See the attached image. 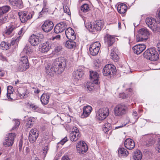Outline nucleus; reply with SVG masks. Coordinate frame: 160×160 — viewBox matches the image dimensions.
I'll list each match as a JSON object with an SVG mask.
<instances>
[{
  "label": "nucleus",
  "mask_w": 160,
  "mask_h": 160,
  "mask_svg": "<svg viewBox=\"0 0 160 160\" xmlns=\"http://www.w3.org/2000/svg\"><path fill=\"white\" fill-rule=\"evenodd\" d=\"M52 65L57 71V73L63 72L66 66V60L63 58H56L53 61Z\"/></svg>",
  "instance_id": "1"
},
{
  "label": "nucleus",
  "mask_w": 160,
  "mask_h": 160,
  "mask_svg": "<svg viewBox=\"0 0 160 160\" xmlns=\"http://www.w3.org/2000/svg\"><path fill=\"white\" fill-rule=\"evenodd\" d=\"M44 38V35L40 32L31 35L29 37L28 42L32 46H37L42 42Z\"/></svg>",
  "instance_id": "2"
},
{
  "label": "nucleus",
  "mask_w": 160,
  "mask_h": 160,
  "mask_svg": "<svg viewBox=\"0 0 160 160\" xmlns=\"http://www.w3.org/2000/svg\"><path fill=\"white\" fill-rule=\"evenodd\" d=\"M144 58L152 61L157 60L158 58V55L156 50L151 48L147 50L143 53Z\"/></svg>",
  "instance_id": "3"
},
{
  "label": "nucleus",
  "mask_w": 160,
  "mask_h": 160,
  "mask_svg": "<svg viewBox=\"0 0 160 160\" xmlns=\"http://www.w3.org/2000/svg\"><path fill=\"white\" fill-rule=\"evenodd\" d=\"M90 77L91 82H92V86L88 85H86L85 87L90 91L93 89L94 87L93 85L94 84H98L99 82V74L96 71H90Z\"/></svg>",
  "instance_id": "4"
},
{
  "label": "nucleus",
  "mask_w": 160,
  "mask_h": 160,
  "mask_svg": "<svg viewBox=\"0 0 160 160\" xmlns=\"http://www.w3.org/2000/svg\"><path fill=\"white\" fill-rule=\"evenodd\" d=\"M103 25V22L101 20H98L95 21L92 25L91 23H88V25L86 27L91 32H95L101 30Z\"/></svg>",
  "instance_id": "5"
},
{
  "label": "nucleus",
  "mask_w": 160,
  "mask_h": 160,
  "mask_svg": "<svg viewBox=\"0 0 160 160\" xmlns=\"http://www.w3.org/2000/svg\"><path fill=\"white\" fill-rule=\"evenodd\" d=\"M128 111V108L124 104H118L114 108V112L116 116H122L126 114Z\"/></svg>",
  "instance_id": "6"
},
{
  "label": "nucleus",
  "mask_w": 160,
  "mask_h": 160,
  "mask_svg": "<svg viewBox=\"0 0 160 160\" xmlns=\"http://www.w3.org/2000/svg\"><path fill=\"white\" fill-rule=\"evenodd\" d=\"M116 69L115 67L111 64L106 65L102 70L103 74L105 76L113 75L116 73Z\"/></svg>",
  "instance_id": "7"
},
{
  "label": "nucleus",
  "mask_w": 160,
  "mask_h": 160,
  "mask_svg": "<svg viewBox=\"0 0 160 160\" xmlns=\"http://www.w3.org/2000/svg\"><path fill=\"white\" fill-rule=\"evenodd\" d=\"M150 35V33L147 29L144 28L140 29L137 36V41H143L147 40Z\"/></svg>",
  "instance_id": "8"
},
{
  "label": "nucleus",
  "mask_w": 160,
  "mask_h": 160,
  "mask_svg": "<svg viewBox=\"0 0 160 160\" xmlns=\"http://www.w3.org/2000/svg\"><path fill=\"white\" fill-rule=\"evenodd\" d=\"M146 22L148 27L153 31H160V27L154 18L150 17L147 18Z\"/></svg>",
  "instance_id": "9"
},
{
  "label": "nucleus",
  "mask_w": 160,
  "mask_h": 160,
  "mask_svg": "<svg viewBox=\"0 0 160 160\" xmlns=\"http://www.w3.org/2000/svg\"><path fill=\"white\" fill-rule=\"evenodd\" d=\"M100 44L98 42H96L92 43L89 48L90 54L93 56L97 55L100 49Z\"/></svg>",
  "instance_id": "10"
},
{
  "label": "nucleus",
  "mask_w": 160,
  "mask_h": 160,
  "mask_svg": "<svg viewBox=\"0 0 160 160\" xmlns=\"http://www.w3.org/2000/svg\"><path fill=\"white\" fill-rule=\"evenodd\" d=\"M109 112V109L108 108L99 109L97 113V118L99 120L104 119L108 115Z\"/></svg>",
  "instance_id": "11"
},
{
  "label": "nucleus",
  "mask_w": 160,
  "mask_h": 160,
  "mask_svg": "<svg viewBox=\"0 0 160 160\" xmlns=\"http://www.w3.org/2000/svg\"><path fill=\"white\" fill-rule=\"evenodd\" d=\"M33 14V13H28L25 11L18 12L21 22L23 23L26 22L28 20L31 19L32 17Z\"/></svg>",
  "instance_id": "12"
},
{
  "label": "nucleus",
  "mask_w": 160,
  "mask_h": 160,
  "mask_svg": "<svg viewBox=\"0 0 160 160\" xmlns=\"http://www.w3.org/2000/svg\"><path fill=\"white\" fill-rule=\"evenodd\" d=\"M77 151L80 154L86 152L88 150V147L85 142L80 141L76 146Z\"/></svg>",
  "instance_id": "13"
},
{
  "label": "nucleus",
  "mask_w": 160,
  "mask_h": 160,
  "mask_svg": "<svg viewBox=\"0 0 160 160\" xmlns=\"http://www.w3.org/2000/svg\"><path fill=\"white\" fill-rule=\"evenodd\" d=\"M54 26L53 22L49 20L45 21L42 26V30L45 32H50Z\"/></svg>",
  "instance_id": "14"
},
{
  "label": "nucleus",
  "mask_w": 160,
  "mask_h": 160,
  "mask_svg": "<svg viewBox=\"0 0 160 160\" xmlns=\"http://www.w3.org/2000/svg\"><path fill=\"white\" fill-rule=\"evenodd\" d=\"M39 133L38 130L36 129H32L29 132L28 139L31 143H33L37 140L38 136Z\"/></svg>",
  "instance_id": "15"
},
{
  "label": "nucleus",
  "mask_w": 160,
  "mask_h": 160,
  "mask_svg": "<svg viewBox=\"0 0 160 160\" xmlns=\"http://www.w3.org/2000/svg\"><path fill=\"white\" fill-rule=\"evenodd\" d=\"M15 137V133H11L9 134L8 136L7 137L3 142V145L5 146H10L12 145Z\"/></svg>",
  "instance_id": "16"
},
{
  "label": "nucleus",
  "mask_w": 160,
  "mask_h": 160,
  "mask_svg": "<svg viewBox=\"0 0 160 160\" xmlns=\"http://www.w3.org/2000/svg\"><path fill=\"white\" fill-rule=\"evenodd\" d=\"M18 95L21 98H26L29 96V92L26 88L22 87L19 89Z\"/></svg>",
  "instance_id": "17"
},
{
  "label": "nucleus",
  "mask_w": 160,
  "mask_h": 160,
  "mask_svg": "<svg viewBox=\"0 0 160 160\" xmlns=\"http://www.w3.org/2000/svg\"><path fill=\"white\" fill-rule=\"evenodd\" d=\"M13 89L12 86H9L7 87V98L9 101L15 100L17 99V98L15 96V94L13 92Z\"/></svg>",
  "instance_id": "18"
},
{
  "label": "nucleus",
  "mask_w": 160,
  "mask_h": 160,
  "mask_svg": "<svg viewBox=\"0 0 160 160\" xmlns=\"http://www.w3.org/2000/svg\"><path fill=\"white\" fill-rule=\"evenodd\" d=\"M65 34L67 38L70 40H74L76 39L74 32L71 28H69L66 30Z\"/></svg>",
  "instance_id": "19"
},
{
  "label": "nucleus",
  "mask_w": 160,
  "mask_h": 160,
  "mask_svg": "<svg viewBox=\"0 0 160 160\" xmlns=\"http://www.w3.org/2000/svg\"><path fill=\"white\" fill-rule=\"evenodd\" d=\"M66 28V25L65 23L61 22L55 26L54 28V32L58 33L63 32Z\"/></svg>",
  "instance_id": "20"
},
{
  "label": "nucleus",
  "mask_w": 160,
  "mask_h": 160,
  "mask_svg": "<svg viewBox=\"0 0 160 160\" xmlns=\"http://www.w3.org/2000/svg\"><path fill=\"white\" fill-rule=\"evenodd\" d=\"M146 48V46L144 44L136 45L133 48L134 53L139 54L142 53Z\"/></svg>",
  "instance_id": "21"
},
{
  "label": "nucleus",
  "mask_w": 160,
  "mask_h": 160,
  "mask_svg": "<svg viewBox=\"0 0 160 160\" xmlns=\"http://www.w3.org/2000/svg\"><path fill=\"white\" fill-rule=\"evenodd\" d=\"M45 72L48 75L51 77L53 76L54 74L56 73H57V71L56 69L53 67L49 65H48L45 68Z\"/></svg>",
  "instance_id": "22"
},
{
  "label": "nucleus",
  "mask_w": 160,
  "mask_h": 160,
  "mask_svg": "<svg viewBox=\"0 0 160 160\" xmlns=\"http://www.w3.org/2000/svg\"><path fill=\"white\" fill-rule=\"evenodd\" d=\"M124 146L128 149L132 150L134 148L135 143L133 140L130 138H128L124 142Z\"/></svg>",
  "instance_id": "23"
},
{
  "label": "nucleus",
  "mask_w": 160,
  "mask_h": 160,
  "mask_svg": "<svg viewBox=\"0 0 160 160\" xmlns=\"http://www.w3.org/2000/svg\"><path fill=\"white\" fill-rule=\"evenodd\" d=\"M92 110V107L89 105L84 107L83 109V113L81 115L82 118H86L88 116Z\"/></svg>",
  "instance_id": "24"
},
{
  "label": "nucleus",
  "mask_w": 160,
  "mask_h": 160,
  "mask_svg": "<svg viewBox=\"0 0 160 160\" xmlns=\"http://www.w3.org/2000/svg\"><path fill=\"white\" fill-rule=\"evenodd\" d=\"M83 74V72L81 69H78L73 72L72 77L75 80L77 81L82 77Z\"/></svg>",
  "instance_id": "25"
},
{
  "label": "nucleus",
  "mask_w": 160,
  "mask_h": 160,
  "mask_svg": "<svg viewBox=\"0 0 160 160\" xmlns=\"http://www.w3.org/2000/svg\"><path fill=\"white\" fill-rule=\"evenodd\" d=\"M104 40L105 43L109 46H112L115 42L114 38L108 34L105 36Z\"/></svg>",
  "instance_id": "26"
},
{
  "label": "nucleus",
  "mask_w": 160,
  "mask_h": 160,
  "mask_svg": "<svg viewBox=\"0 0 160 160\" xmlns=\"http://www.w3.org/2000/svg\"><path fill=\"white\" fill-rule=\"evenodd\" d=\"M50 48V46H49V43L46 42L39 46V50L42 52H45L48 51Z\"/></svg>",
  "instance_id": "27"
},
{
  "label": "nucleus",
  "mask_w": 160,
  "mask_h": 160,
  "mask_svg": "<svg viewBox=\"0 0 160 160\" xmlns=\"http://www.w3.org/2000/svg\"><path fill=\"white\" fill-rule=\"evenodd\" d=\"M50 94L49 93H43L41 97V101L43 104L47 105L49 102Z\"/></svg>",
  "instance_id": "28"
},
{
  "label": "nucleus",
  "mask_w": 160,
  "mask_h": 160,
  "mask_svg": "<svg viewBox=\"0 0 160 160\" xmlns=\"http://www.w3.org/2000/svg\"><path fill=\"white\" fill-rule=\"evenodd\" d=\"M29 67V64H26L22 62H19L18 67V70L19 71H24L28 69Z\"/></svg>",
  "instance_id": "29"
},
{
  "label": "nucleus",
  "mask_w": 160,
  "mask_h": 160,
  "mask_svg": "<svg viewBox=\"0 0 160 160\" xmlns=\"http://www.w3.org/2000/svg\"><path fill=\"white\" fill-rule=\"evenodd\" d=\"M127 9V6L124 4L122 3L118 5V11L121 14L124 13Z\"/></svg>",
  "instance_id": "30"
},
{
  "label": "nucleus",
  "mask_w": 160,
  "mask_h": 160,
  "mask_svg": "<svg viewBox=\"0 0 160 160\" xmlns=\"http://www.w3.org/2000/svg\"><path fill=\"white\" fill-rule=\"evenodd\" d=\"M80 137L79 132H71L70 135V138L72 141L76 142L78 140Z\"/></svg>",
  "instance_id": "31"
},
{
  "label": "nucleus",
  "mask_w": 160,
  "mask_h": 160,
  "mask_svg": "<svg viewBox=\"0 0 160 160\" xmlns=\"http://www.w3.org/2000/svg\"><path fill=\"white\" fill-rule=\"evenodd\" d=\"M118 153L119 156L123 157L127 156L129 154V153L127 150L123 148H120L118 149Z\"/></svg>",
  "instance_id": "32"
},
{
  "label": "nucleus",
  "mask_w": 160,
  "mask_h": 160,
  "mask_svg": "<svg viewBox=\"0 0 160 160\" xmlns=\"http://www.w3.org/2000/svg\"><path fill=\"white\" fill-rule=\"evenodd\" d=\"M73 40H69L66 42L65 46L68 48H73L76 46V43Z\"/></svg>",
  "instance_id": "33"
},
{
  "label": "nucleus",
  "mask_w": 160,
  "mask_h": 160,
  "mask_svg": "<svg viewBox=\"0 0 160 160\" xmlns=\"http://www.w3.org/2000/svg\"><path fill=\"white\" fill-rule=\"evenodd\" d=\"M16 28L14 25L11 24L7 27V29L5 33L7 35H10L12 34L14 30Z\"/></svg>",
  "instance_id": "34"
},
{
  "label": "nucleus",
  "mask_w": 160,
  "mask_h": 160,
  "mask_svg": "<svg viewBox=\"0 0 160 160\" xmlns=\"http://www.w3.org/2000/svg\"><path fill=\"white\" fill-rule=\"evenodd\" d=\"M142 157L141 152L139 150H137L134 154L133 158L134 160H141Z\"/></svg>",
  "instance_id": "35"
},
{
  "label": "nucleus",
  "mask_w": 160,
  "mask_h": 160,
  "mask_svg": "<svg viewBox=\"0 0 160 160\" xmlns=\"http://www.w3.org/2000/svg\"><path fill=\"white\" fill-rule=\"evenodd\" d=\"M11 9V8L8 6H5L0 7V16L2 14L6 13Z\"/></svg>",
  "instance_id": "36"
},
{
  "label": "nucleus",
  "mask_w": 160,
  "mask_h": 160,
  "mask_svg": "<svg viewBox=\"0 0 160 160\" xmlns=\"http://www.w3.org/2000/svg\"><path fill=\"white\" fill-rule=\"evenodd\" d=\"M12 4L18 8H21L23 7V4L21 0H14L12 2Z\"/></svg>",
  "instance_id": "37"
},
{
  "label": "nucleus",
  "mask_w": 160,
  "mask_h": 160,
  "mask_svg": "<svg viewBox=\"0 0 160 160\" xmlns=\"http://www.w3.org/2000/svg\"><path fill=\"white\" fill-rule=\"evenodd\" d=\"M34 118H30L28 119L26 124L27 128H31L33 126L34 123Z\"/></svg>",
  "instance_id": "38"
},
{
  "label": "nucleus",
  "mask_w": 160,
  "mask_h": 160,
  "mask_svg": "<svg viewBox=\"0 0 160 160\" xmlns=\"http://www.w3.org/2000/svg\"><path fill=\"white\" fill-rule=\"evenodd\" d=\"M27 106L29 109L33 111H36L38 108L37 106L34 103L28 102L27 103Z\"/></svg>",
  "instance_id": "39"
},
{
  "label": "nucleus",
  "mask_w": 160,
  "mask_h": 160,
  "mask_svg": "<svg viewBox=\"0 0 160 160\" xmlns=\"http://www.w3.org/2000/svg\"><path fill=\"white\" fill-rule=\"evenodd\" d=\"M33 50L28 45H26L23 49V52L29 55L32 52Z\"/></svg>",
  "instance_id": "40"
},
{
  "label": "nucleus",
  "mask_w": 160,
  "mask_h": 160,
  "mask_svg": "<svg viewBox=\"0 0 160 160\" xmlns=\"http://www.w3.org/2000/svg\"><path fill=\"white\" fill-rule=\"evenodd\" d=\"M111 128V124L108 122L105 123L103 127V130L105 133L108 132Z\"/></svg>",
  "instance_id": "41"
},
{
  "label": "nucleus",
  "mask_w": 160,
  "mask_h": 160,
  "mask_svg": "<svg viewBox=\"0 0 160 160\" xmlns=\"http://www.w3.org/2000/svg\"><path fill=\"white\" fill-rule=\"evenodd\" d=\"M0 46L2 50H7L9 48L10 46L8 43L5 42H2L0 44Z\"/></svg>",
  "instance_id": "42"
},
{
  "label": "nucleus",
  "mask_w": 160,
  "mask_h": 160,
  "mask_svg": "<svg viewBox=\"0 0 160 160\" xmlns=\"http://www.w3.org/2000/svg\"><path fill=\"white\" fill-rule=\"evenodd\" d=\"M88 5L87 4H84L81 7V10L84 12H86L89 11Z\"/></svg>",
  "instance_id": "43"
},
{
  "label": "nucleus",
  "mask_w": 160,
  "mask_h": 160,
  "mask_svg": "<svg viewBox=\"0 0 160 160\" xmlns=\"http://www.w3.org/2000/svg\"><path fill=\"white\" fill-rule=\"evenodd\" d=\"M20 37H18L16 38H13L11 40L9 46H13L15 45L16 46L19 40Z\"/></svg>",
  "instance_id": "44"
},
{
  "label": "nucleus",
  "mask_w": 160,
  "mask_h": 160,
  "mask_svg": "<svg viewBox=\"0 0 160 160\" xmlns=\"http://www.w3.org/2000/svg\"><path fill=\"white\" fill-rule=\"evenodd\" d=\"M19 62H22L26 64H29L28 58L27 56H24L22 57L20 59Z\"/></svg>",
  "instance_id": "45"
},
{
  "label": "nucleus",
  "mask_w": 160,
  "mask_h": 160,
  "mask_svg": "<svg viewBox=\"0 0 160 160\" xmlns=\"http://www.w3.org/2000/svg\"><path fill=\"white\" fill-rule=\"evenodd\" d=\"M13 123L15 124V126L12 128V130L16 129L20 125V122L18 120L16 119L13 120Z\"/></svg>",
  "instance_id": "46"
},
{
  "label": "nucleus",
  "mask_w": 160,
  "mask_h": 160,
  "mask_svg": "<svg viewBox=\"0 0 160 160\" xmlns=\"http://www.w3.org/2000/svg\"><path fill=\"white\" fill-rule=\"evenodd\" d=\"M100 61L98 59H96L94 61V66L96 68L100 66Z\"/></svg>",
  "instance_id": "47"
},
{
  "label": "nucleus",
  "mask_w": 160,
  "mask_h": 160,
  "mask_svg": "<svg viewBox=\"0 0 160 160\" xmlns=\"http://www.w3.org/2000/svg\"><path fill=\"white\" fill-rule=\"evenodd\" d=\"M8 16H5L2 17L0 19V23L2 24L6 22L7 21Z\"/></svg>",
  "instance_id": "48"
},
{
  "label": "nucleus",
  "mask_w": 160,
  "mask_h": 160,
  "mask_svg": "<svg viewBox=\"0 0 160 160\" xmlns=\"http://www.w3.org/2000/svg\"><path fill=\"white\" fill-rule=\"evenodd\" d=\"M117 48H113L111 50V52L110 54V57L113 56L114 54H117Z\"/></svg>",
  "instance_id": "49"
},
{
  "label": "nucleus",
  "mask_w": 160,
  "mask_h": 160,
  "mask_svg": "<svg viewBox=\"0 0 160 160\" xmlns=\"http://www.w3.org/2000/svg\"><path fill=\"white\" fill-rule=\"evenodd\" d=\"M63 10L65 12L69 15L70 14V12L68 7L66 6H63Z\"/></svg>",
  "instance_id": "50"
},
{
  "label": "nucleus",
  "mask_w": 160,
  "mask_h": 160,
  "mask_svg": "<svg viewBox=\"0 0 160 160\" xmlns=\"http://www.w3.org/2000/svg\"><path fill=\"white\" fill-rule=\"evenodd\" d=\"M126 120V123L124 122V124H122V125H120L119 126H118V127H116L115 128V129H116L118 128H122V127H123V126H125L127 124H128L129 122V118H127Z\"/></svg>",
  "instance_id": "51"
},
{
  "label": "nucleus",
  "mask_w": 160,
  "mask_h": 160,
  "mask_svg": "<svg viewBox=\"0 0 160 160\" xmlns=\"http://www.w3.org/2000/svg\"><path fill=\"white\" fill-rule=\"evenodd\" d=\"M61 47L60 46L56 47L54 49V51L55 53H58L61 51Z\"/></svg>",
  "instance_id": "52"
},
{
  "label": "nucleus",
  "mask_w": 160,
  "mask_h": 160,
  "mask_svg": "<svg viewBox=\"0 0 160 160\" xmlns=\"http://www.w3.org/2000/svg\"><path fill=\"white\" fill-rule=\"evenodd\" d=\"M49 148L48 146H45L43 150V156L45 157L47 153Z\"/></svg>",
  "instance_id": "53"
},
{
  "label": "nucleus",
  "mask_w": 160,
  "mask_h": 160,
  "mask_svg": "<svg viewBox=\"0 0 160 160\" xmlns=\"http://www.w3.org/2000/svg\"><path fill=\"white\" fill-rule=\"evenodd\" d=\"M111 58L115 61L117 62L119 59V57L118 56L117 54H115L113 56L111 57Z\"/></svg>",
  "instance_id": "54"
},
{
  "label": "nucleus",
  "mask_w": 160,
  "mask_h": 160,
  "mask_svg": "<svg viewBox=\"0 0 160 160\" xmlns=\"http://www.w3.org/2000/svg\"><path fill=\"white\" fill-rule=\"evenodd\" d=\"M68 140L67 137H65L62 140L58 143L59 144H60L62 145H63Z\"/></svg>",
  "instance_id": "55"
},
{
  "label": "nucleus",
  "mask_w": 160,
  "mask_h": 160,
  "mask_svg": "<svg viewBox=\"0 0 160 160\" xmlns=\"http://www.w3.org/2000/svg\"><path fill=\"white\" fill-rule=\"evenodd\" d=\"M119 96L120 98H124L127 97V95L124 93L120 94L119 95Z\"/></svg>",
  "instance_id": "56"
},
{
  "label": "nucleus",
  "mask_w": 160,
  "mask_h": 160,
  "mask_svg": "<svg viewBox=\"0 0 160 160\" xmlns=\"http://www.w3.org/2000/svg\"><path fill=\"white\" fill-rule=\"evenodd\" d=\"M72 132H79V131L78 128L76 127H73L72 129Z\"/></svg>",
  "instance_id": "57"
},
{
  "label": "nucleus",
  "mask_w": 160,
  "mask_h": 160,
  "mask_svg": "<svg viewBox=\"0 0 160 160\" xmlns=\"http://www.w3.org/2000/svg\"><path fill=\"white\" fill-rule=\"evenodd\" d=\"M60 35H57L55 36H53L52 38V39L54 40L55 39L59 40L60 38Z\"/></svg>",
  "instance_id": "58"
},
{
  "label": "nucleus",
  "mask_w": 160,
  "mask_h": 160,
  "mask_svg": "<svg viewBox=\"0 0 160 160\" xmlns=\"http://www.w3.org/2000/svg\"><path fill=\"white\" fill-rule=\"evenodd\" d=\"M156 149L159 152H160V140H159Z\"/></svg>",
  "instance_id": "59"
},
{
  "label": "nucleus",
  "mask_w": 160,
  "mask_h": 160,
  "mask_svg": "<svg viewBox=\"0 0 160 160\" xmlns=\"http://www.w3.org/2000/svg\"><path fill=\"white\" fill-rule=\"evenodd\" d=\"M0 58L3 61H5L8 62L7 59L2 54H0Z\"/></svg>",
  "instance_id": "60"
},
{
  "label": "nucleus",
  "mask_w": 160,
  "mask_h": 160,
  "mask_svg": "<svg viewBox=\"0 0 160 160\" xmlns=\"http://www.w3.org/2000/svg\"><path fill=\"white\" fill-rule=\"evenodd\" d=\"M61 160H70L67 156H63L61 158Z\"/></svg>",
  "instance_id": "61"
},
{
  "label": "nucleus",
  "mask_w": 160,
  "mask_h": 160,
  "mask_svg": "<svg viewBox=\"0 0 160 160\" xmlns=\"http://www.w3.org/2000/svg\"><path fill=\"white\" fill-rule=\"evenodd\" d=\"M22 142L21 140H20L19 142V147L20 150L22 149Z\"/></svg>",
  "instance_id": "62"
},
{
  "label": "nucleus",
  "mask_w": 160,
  "mask_h": 160,
  "mask_svg": "<svg viewBox=\"0 0 160 160\" xmlns=\"http://www.w3.org/2000/svg\"><path fill=\"white\" fill-rule=\"evenodd\" d=\"M42 11H43L45 13L48 11V8L47 7H43Z\"/></svg>",
  "instance_id": "63"
},
{
  "label": "nucleus",
  "mask_w": 160,
  "mask_h": 160,
  "mask_svg": "<svg viewBox=\"0 0 160 160\" xmlns=\"http://www.w3.org/2000/svg\"><path fill=\"white\" fill-rule=\"evenodd\" d=\"M157 47L158 48V50L160 54V42H158L157 43Z\"/></svg>",
  "instance_id": "64"
}]
</instances>
